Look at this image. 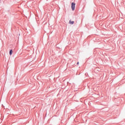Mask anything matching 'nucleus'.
I'll return each mask as SVG.
<instances>
[{"mask_svg":"<svg viewBox=\"0 0 125 125\" xmlns=\"http://www.w3.org/2000/svg\"><path fill=\"white\" fill-rule=\"evenodd\" d=\"M75 5H76L75 3H71V8H72V10H75Z\"/></svg>","mask_w":125,"mask_h":125,"instance_id":"nucleus-1","label":"nucleus"},{"mask_svg":"<svg viewBox=\"0 0 125 125\" xmlns=\"http://www.w3.org/2000/svg\"><path fill=\"white\" fill-rule=\"evenodd\" d=\"M74 23V21H71V20H70L69 21V24H71V25H73Z\"/></svg>","mask_w":125,"mask_h":125,"instance_id":"nucleus-2","label":"nucleus"},{"mask_svg":"<svg viewBox=\"0 0 125 125\" xmlns=\"http://www.w3.org/2000/svg\"><path fill=\"white\" fill-rule=\"evenodd\" d=\"M13 53V50H10V55H11Z\"/></svg>","mask_w":125,"mask_h":125,"instance_id":"nucleus-3","label":"nucleus"},{"mask_svg":"<svg viewBox=\"0 0 125 125\" xmlns=\"http://www.w3.org/2000/svg\"><path fill=\"white\" fill-rule=\"evenodd\" d=\"M79 62H77V65H79Z\"/></svg>","mask_w":125,"mask_h":125,"instance_id":"nucleus-4","label":"nucleus"}]
</instances>
